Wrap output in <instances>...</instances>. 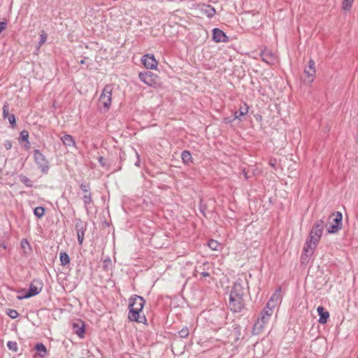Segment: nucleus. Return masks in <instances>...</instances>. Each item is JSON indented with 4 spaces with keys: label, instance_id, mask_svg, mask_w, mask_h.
<instances>
[{
    "label": "nucleus",
    "instance_id": "c756f323",
    "mask_svg": "<svg viewBox=\"0 0 358 358\" xmlns=\"http://www.w3.org/2000/svg\"><path fill=\"white\" fill-rule=\"evenodd\" d=\"M7 347L10 350L13 352H17L18 350L17 343L15 341H8L7 343Z\"/></svg>",
    "mask_w": 358,
    "mask_h": 358
},
{
    "label": "nucleus",
    "instance_id": "1a4fd4ad",
    "mask_svg": "<svg viewBox=\"0 0 358 358\" xmlns=\"http://www.w3.org/2000/svg\"><path fill=\"white\" fill-rule=\"evenodd\" d=\"M316 248L317 245H312V243L306 241L301 257L303 263L308 262L310 260V258L313 255Z\"/></svg>",
    "mask_w": 358,
    "mask_h": 358
},
{
    "label": "nucleus",
    "instance_id": "a878e982",
    "mask_svg": "<svg viewBox=\"0 0 358 358\" xmlns=\"http://www.w3.org/2000/svg\"><path fill=\"white\" fill-rule=\"evenodd\" d=\"M354 2V0H343L342 3V8L344 10H350L352 8V3Z\"/></svg>",
    "mask_w": 358,
    "mask_h": 358
},
{
    "label": "nucleus",
    "instance_id": "9b49d317",
    "mask_svg": "<svg viewBox=\"0 0 358 358\" xmlns=\"http://www.w3.org/2000/svg\"><path fill=\"white\" fill-rule=\"evenodd\" d=\"M305 81L310 83H312L315 77V62L313 59H310L308 62V66L304 70Z\"/></svg>",
    "mask_w": 358,
    "mask_h": 358
},
{
    "label": "nucleus",
    "instance_id": "ea45409f",
    "mask_svg": "<svg viewBox=\"0 0 358 358\" xmlns=\"http://www.w3.org/2000/svg\"><path fill=\"white\" fill-rule=\"evenodd\" d=\"M27 292L25 289H20L17 291L18 295H24Z\"/></svg>",
    "mask_w": 358,
    "mask_h": 358
},
{
    "label": "nucleus",
    "instance_id": "ddd939ff",
    "mask_svg": "<svg viewBox=\"0 0 358 358\" xmlns=\"http://www.w3.org/2000/svg\"><path fill=\"white\" fill-rule=\"evenodd\" d=\"M281 289L278 288L273 294L265 307H268L269 308H272V310H273L281 300Z\"/></svg>",
    "mask_w": 358,
    "mask_h": 358
},
{
    "label": "nucleus",
    "instance_id": "a18cd8bd",
    "mask_svg": "<svg viewBox=\"0 0 358 358\" xmlns=\"http://www.w3.org/2000/svg\"><path fill=\"white\" fill-rule=\"evenodd\" d=\"M80 63L81 64H85V61H84V60H81Z\"/></svg>",
    "mask_w": 358,
    "mask_h": 358
},
{
    "label": "nucleus",
    "instance_id": "0eeeda50",
    "mask_svg": "<svg viewBox=\"0 0 358 358\" xmlns=\"http://www.w3.org/2000/svg\"><path fill=\"white\" fill-rule=\"evenodd\" d=\"M333 222L331 223L327 228V232L329 234H335L338 232L342 227V214L341 213H336L334 214Z\"/></svg>",
    "mask_w": 358,
    "mask_h": 358
},
{
    "label": "nucleus",
    "instance_id": "2eb2a0df",
    "mask_svg": "<svg viewBox=\"0 0 358 358\" xmlns=\"http://www.w3.org/2000/svg\"><path fill=\"white\" fill-rule=\"evenodd\" d=\"M213 39L216 43H226L228 41V37L225 33L217 28L213 30Z\"/></svg>",
    "mask_w": 358,
    "mask_h": 358
},
{
    "label": "nucleus",
    "instance_id": "5701e85b",
    "mask_svg": "<svg viewBox=\"0 0 358 358\" xmlns=\"http://www.w3.org/2000/svg\"><path fill=\"white\" fill-rule=\"evenodd\" d=\"M59 259L61 262V265L62 266H66L67 264H69L70 263V257L69 255L65 252H60Z\"/></svg>",
    "mask_w": 358,
    "mask_h": 358
},
{
    "label": "nucleus",
    "instance_id": "37998d69",
    "mask_svg": "<svg viewBox=\"0 0 358 358\" xmlns=\"http://www.w3.org/2000/svg\"><path fill=\"white\" fill-rule=\"evenodd\" d=\"M25 243H28L25 240L22 242V245H25Z\"/></svg>",
    "mask_w": 358,
    "mask_h": 358
},
{
    "label": "nucleus",
    "instance_id": "f8f14e48",
    "mask_svg": "<svg viewBox=\"0 0 358 358\" xmlns=\"http://www.w3.org/2000/svg\"><path fill=\"white\" fill-rule=\"evenodd\" d=\"M324 222L323 220H320L317 221L313 226L309 234L317 237L321 239L324 230Z\"/></svg>",
    "mask_w": 358,
    "mask_h": 358
},
{
    "label": "nucleus",
    "instance_id": "7c9ffc66",
    "mask_svg": "<svg viewBox=\"0 0 358 358\" xmlns=\"http://www.w3.org/2000/svg\"><path fill=\"white\" fill-rule=\"evenodd\" d=\"M77 236H78V240L80 245H82L83 240H84V236H85L84 230L78 229L77 231Z\"/></svg>",
    "mask_w": 358,
    "mask_h": 358
},
{
    "label": "nucleus",
    "instance_id": "9d476101",
    "mask_svg": "<svg viewBox=\"0 0 358 358\" xmlns=\"http://www.w3.org/2000/svg\"><path fill=\"white\" fill-rule=\"evenodd\" d=\"M34 160L38 164L42 171L46 173L49 169L48 162L45 159V156L38 150H35L34 152Z\"/></svg>",
    "mask_w": 358,
    "mask_h": 358
},
{
    "label": "nucleus",
    "instance_id": "aec40b11",
    "mask_svg": "<svg viewBox=\"0 0 358 358\" xmlns=\"http://www.w3.org/2000/svg\"><path fill=\"white\" fill-rule=\"evenodd\" d=\"M249 107L247 103H244L243 106H241L238 111L234 113V119H241V117L245 115L248 113Z\"/></svg>",
    "mask_w": 358,
    "mask_h": 358
},
{
    "label": "nucleus",
    "instance_id": "b1692460",
    "mask_svg": "<svg viewBox=\"0 0 358 358\" xmlns=\"http://www.w3.org/2000/svg\"><path fill=\"white\" fill-rule=\"evenodd\" d=\"M203 11L207 15L208 17H212L215 14V10L210 6H205Z\"/></svg>",
    "mask_w": 358,
    "mask_h": 358
},
{
    "label": "nucleus",
    "instance_id": "49530a36",
    "mask_svg": "<svg viewBox=\"0 0 358 358\" xmlns=\"http://www.w3.org/2000/svg\"><path fill=\"white\" fill-rule=\"evenodd\" d=\"M357 358H358V355H357Z\"/></svg>",
    "mask_w": 358,
    "mask_h": 358
},
{
    "label": "nucleus",
    "instance_id": "6e6552de",
    "mask_svg": "<svg viewBox=\"0 0 358 358\" xmlns=\"http://www.w3.org/2000/svg\"><path fill=\"white\" fill-rule=\"evenodd\" d=\"M141 62L143 66L148 69L156 70L158 66V62L152 54H146L141 58Z\"/></svg>",
    "mask_w": 358,
    "mask_h": 358
},
{
    "label": "nucleus",
    "instance_id": "72a5a7b5",
    "mask_svg": "<svg viewBox=\"0 0 358 358\" xmlns=\"http://www.w3.org/2000/svg\"><path fill=\"white\" fill-rule=\"evenodd\" d=\"M179 335L181 338H187L189 335V329L187 327L182 328L179 331Z\"/></svg>",
    "mask_w": 358,
    "mask_h": 358
},
{
    "label": "nucleus",
    "instance_id": "f704fd0d",
    "mask_svg": "<svg viewBox=\"0 0 358 358\" xmlns=\"http://www.w3.org/2000/svg\"><path fill=\"white\" fill-rule=\"evenodd\" d=\"M20 138L23 141H27L29 138V132L27 130H23L20 132Z\"/></svg>",
    "mask_w": 358,
    "mask_h": 358
},
{
    "label": "nucleus",
    "instance_id": "2f4dec72",
    "mask_svg": "<svg viewBox=\"0 0 358 358\" xmlns=\"http://www.w3.org/2000/svg\"><path fill=\"white\" fill-rule=\"evenodd\" d=\"M7 314L12 319H15L19 315L17 311H16L15 310H13V309H8V311H7Z\"/></svg>",
    "mask_w": 358,
    "mask_h": 358
},
{
    "label": "nucleus",
    "instance_id": "6ab92c4d",
    "mask_svg": "<svg viewBox=\"0 0 358 358\" xmlns=\"http://www.w3.org/2000/svg\"><path fill=\"white\" fill-rule=\"evenodd\" d=\"M61 141L65 146L76 147V141L73 137L69 134H65L61 137Z\"/></svg>",
    "mask_w": 358,
    "mask_h": 358
},
{
    "label": "nucleus",
    "instance_id": "4468645a",
    "mask_svg": "<svg viewBox=\"0 0 358 358\" xmlns=\"http://www.w3.org/2000/svg\"><path fill=\"white\" fill-rule=\"evenodd\" d=\"M75 334L80 338H83L85 334V323L82 320H77L72 324Z\"/></svg>",
    "mask_w": 358,
    "mask_h": 358
},
{
    "label": "nucleus",
    "instance_id": "393cba45",
    "mask_svg": "<svg viewBox=\"0 0 358 358\" xmlns=\"http://www.w3.org/2000/svg\"><path fill=\"white\" fill-rule=\"evenodd\" d=\"M40 38H41V40H40V42L38 43V45L37 47V49L38 50L41 46L42 45H43L46 41H47V38H48V35L47 34L45 33V31L44 30H41V32H40Z\"/></svg>",
    "mask_w": 358,
    "mask_h": 358
},
{
    "label": "nucleus",
    "instance_id": "dca6fc26",
    "mask_svg": "<svg viewBox=\"0 0 358 358\" xmlns=\"http://www.w3.org/2000/svg\"><path fill=\"white\" fill-rule=\"evenodd\" d=\"M211 268V264H210L208 262H206L197 268L196 272L199 273L200 275L203 278L210 277V274L208 272V271Z\"/></svg>",
    "mask_w": 358,
    "mask_h": 358
},
{
    "label": "nucleus",
    "instance_id": "f3484780",
    "mask_svg": "<svg viewBox=\"0 0 358 358\" xmlns=\"http://www.w3.org/2000/svg\"><path fill=\"white\" fill-rule=\"evenodd\" d=\"M317 311L320 315V318L318 320L319 323L322 324H326L328 319L329 318V313L326 311L322 306H318Z\"/></svg>",
    "mask_w": 358,
    "mask_h": 358
},
{
    "label": "nucleus",
    "instance_id": "bb28decb",
    "mask_svg": "<svg viewBox=\"0 0 358 358\" xmlns=\"http://www.w3.org/2000/svg\"><path fill=\"white\" fill-rule=\"evenodd\" d=\"M208 247L213 250H218L220 247V243L218 241L211 239L208 243Z\"/></svg>",
    "mask_w": 358,
    "mask_h": 358
},
{
    "label": "nucleus",
    "instance_id": "412c9836",
    "mask_svg": "<svg viewBox=\"0 0 358 358\" xmlns=\"http://www.w3.org/2000/svg\"><path fill=\"white\" fill-rule=\"evenodd\" d=\"M34 348L37 351L38 356L43 357L47 355L46 347L43 343H37Z\"/></svg>",
    "mask_w": 358,
    "mask_h": 358
},
{
    "label": "nucleus",
    "instance_id": "f257e3e1",
    "mask_svg": "<svg viewBox=\"0 0 358 358\" xmlns=\"http://www.w3.org/2000/svg\"><path fill=\"white\" fill-rule=\"evenodd\" d=\"M145 299L138 295H134L129 299L128 318L130 321L145 324L147 319L143 312Z\"/></svg>",
    "mask_w": 358,
    "mask_h": 358
},
{
    "label": "nucleus",
    "instance_id": "c03bdc74",
    "mask_svg": "<svg viewBox=\"0 0 358 358\" xmlns=\"http://www.w3.org/2000/svg\"><path fill=\"white\" fill-rule=\"evenodd\" d=\"M270 164H271V166H275V163L272 162H270Z\"/></svg>",
    "mask_w": 358,
    "mask_h": 358
},
{
    "label": "nucleus",
    "instance_id": "473e14b6",
    "mask_svg": "<svg viewBox=\"0 0 358 358\" xmlns=\"http://www.w3.org/2000/svg\"><path fill=\"white\" fill-rule=\"evenodd\" d=\"M9 111H8V103H5L3 106V117L4 118H6L9 116Z\"/></svg>",
    "mask_w": 358,
    "mask_h": 358
},
{
    "label": "nucleus",
    "instance_id": "e433bc0d",
    "mask_svg": "<svg viewBox=\"0 0 358 358\" xmlns=\"http://www.w3.org/2000/svg\"><path fill=\"white\" fill-rule=\"evenodd\" d=\"M83 200H84L85 203H86V204L90 203L91 201H92V199H91L90 194L85 195L84 197H83Z\"/></svg>",
    "mask_w": 358,
    "mask_h": 358
},
{
    "label": "nucleus",
    "instance_id": "c9c22d12",
    "mask_svg": "<svg viewBox=\"0 0 358 358\" xmlns=\"http://www.w3.org/2000/svg\"><path fill=\"white\" fill-rule=\"evenodd\" d=\"M8 118L9 122L13 125V127H14L15 124V122H16V120H15V115L13 114H12L10 115H9L8 117Z\"/></svg>",
    "mask_w": 358,
    "mask_h": 358
},
{
    "label": "nucleus",
    "instance_id": "cd10ccee",
    "mask_svg": "<svg viewBox=\"0 0 358 358\" xmlns=\"http://www.w3.org/2000/svg\"><path fill=\"white\" fill-rule=\"evenodd\" d=\"M44 213H45V209L43 207L39 206V207H36L34 209V215L38 218L42 217L44 215Z\"/></svg>",
    "mask_w": 358,
    "mask_h": 358
},
{
    "label": "nucleus",
    "instance_id": "58836bf2",
    "mask_svg": "<svg viewBox=\"0 0 358 358\" xmlns=\"http://www.w3.org/2000/svg\"><path fill=\"white\" fill-rule=\"evenodd\" d=\"M5 147L7 150L8 149H10L11 147H12V143L10 141H7L6 143H5Z\"/></svg>",
    "mask_w": 358,
    "mask_h": 358
},
{
    "label": "nucleus",
    "instance_id": "7ed1b4c3",
    "mask_svg": "<svg viewBox=\"0 0 358 358\" xmlns=\"http://www.w3.org/2000/svg\"><path fill=\"white\" fill-rule=\"evenodd\" d=\"M114 86L108 84L104 86L98 101V108L103 112H108L112 105V96Z\"/></svg>",
    "mask_w": 358,
    "mask_h": 358
},
{
    "label": "nucleus",
    "instance_id": "c85d7f7f",
    "mask_svg": "<svg viewBox=\"0 0 358 358\" xmlns=\"http://www.w3.org/2000/svg\"><path fill=\"white\" fill-rule=\"evenodd\" d=\"M306 241H308V242H310V243H312V245H315L317 246L320 241V238H317V237H315V236H313L311 235H308V238L306 239Z\"/></svg>",
    "mask_w": 358,
    "mask_h": 358
},
{
    "label": "nucleus",
    "instance_id": "39448f33",
    "mask_svg": "<svg viewBox=\"0 0 358 358\" xmlns=\"http://www.w3.org/2000/svg\"><path fill=\"white\" fill-rule=\"evenodd\" d=\"M43 286V285L41 280H33L29 285V289L27 292L24 295H17V299L22 300L36 296L42 291Z\"/></svg>",
    "mask_w": 358,
    "mask_h": 358
},
{
    "label": "nucleus",
    "instance_id": "20e7f679",
    "mask_svg": "<svg viewBox=\"0 0 358 358\" xmlns=\"http://www.w3.org/2000/svg\"><path fill=\"white\" fill-rule=\"evenodd\" d=\"M273 310L268 307H264L259 317L257 319L254 324L252 329V334L258 335L263 331L264 328L267 326L270 322L271 317L273 315Z\"/></svg>",
    "mask_w": 358,
    "mask_h": 358
},
{
    "label": "nucleus",
    "instance_id": "79ce46f5",
    "mask_svg": "<svg viewBox=\"0 0 358 358\" xmlns=\"http://www.w3.org/2000/svg\"><path fill=\"white\" fill-rule=\"evenodd\" d=\"M25 243H28L25 240L22 242V245H25Z\"/></svg>",
    "mask_w": 358,
    "mask_h": 358
},
{
    "label": "nucleus",
    "instance_id": "f03ea898",
    "mask_svg": "<svg viewBox=\"0 0 358 358\" xmlns=\"http://www.w3.org/2000/svg\"><path fill=\"white\" fill-rule=\"evenodd\" d=\"M244 288L239 282H235L229 296V306L234 312L241 311L244 307Z\"/></svg>",
    "mask_w": 358,
    "mask_h": 358
},
{
    "label": "nucleus",
    "instance_id": "a19ab883",
    "mask_svg": "<svg viewBox=\"0 0 358 358\" xmlns=\"http://www.w3.org/2000/svg\"><path fill=\"white\" fill-rule=\"evenodd\" d=\"M88 186L87 185H81V189L85 192H88Z\"/></svg>",
    "mask_w": 358,
    "mask_h": 358
},
{
    "label": "nucleus",
    "instance_id": "a211bd4d",
    "mask_svg": "<svg viewBox=\"0 0 358 358\" xmlns=\"http://www.w3.org/2000/svg\"><path fill=\"white\" fill-rule=\"evenodd\" d=\"M262 58L264 62L268 64H273L275 61V55L269 50H264L262 52Z\"/></svg>",
    "mask_w": 358,
    "mask_h": 358
},
{
    "label": "nucleus",
    "instance_id": "4c0bfd02",
    "mask_svg": "<svg viewBox=\"0 0 358 358\" xmlns=\"http://www.w3.org/2000/svg\"><path fill=\"white\" fill-rule=\"evenodd\" d=\"M6 27V23L4 22H0V33L3 31Z\"/></svg>",
    "mask_w": 358,
    "mask_h": 358
},
{
    "label": "nucleus",
    "instance_id": "423d86ee",
    "mask_svg": "<svg viewBox=\"0 0 358 358\" xmlns=\"http://www.w3.org/2000/svg\"><path fill=\"white\" fill-rule=\"evenodd\" d=\"M139 79L151 87H157L159 85V76L158 75L153 73L150 71L141 72L138 74Z\"/></svg>",
    "mask_w": 358,
    "mask_h": 358
},
{
    "label": "nucleus",
    "instance_id": "4be33fe9",
    "mask_svg": "<svg viewBox=\"0 0 358 358\" xmlns=\"http://www.w3.org/2000/svg\"><path fill=\"white\" fill-rule=\"evenodd\" d=\"M181 158H182V162L185 164H189L190 163L192 162V155L191 153L187 151V150H185L182 152L181 154Z\"/></svg>",
    "mask_w": 358,
    "mask_h": 358
}]
</instances>
